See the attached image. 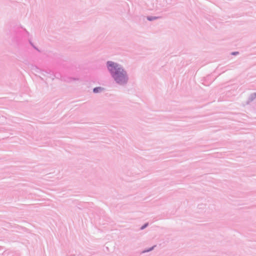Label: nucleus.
<instances>
[{
	"label": "nucleus",
	"instance_id": "nucleus-1",
	"mask_svg": "<svg viewBox=\"0 0 256 256\" xmlns=\"http://www.w3.org/2000/svg\"><path fill=\"white\" fill-rule=\"evenodd\" d=\"M107 64L108 70L118 83L122 84L126 82L127 78L125 72L117 64L112 62H108Z\"/></svg>",
	"mask_w": 256,
	"mask_h": 256
},
{
	"label": "nucleus",
	"instance_id": "nucleus-2",
	"mask_svg": "<svg viewBox=\"0 0 256 256\" xmlns=\"http://www.w3.org/2000/svg\"><path fill=\"white\" fill-rule=\"evenodd\" d=\"M103 90L102 88L100 87L96 88L94 89V92H98Z\"/></svg>",
	"mask_w": 256,
	"mask_h": 256
},
{
	"label": "nucleus",
	"instance_id": "nucleus-3",
	"mask_svg": "<svg viewBox=\"0 0 256 256\" xmlns=\"http://www.w3.org/2000/svg\"><path fill=\"white\" fill-rule=\"evenodd\" d=\"M146 226V225H144V226H142V229H144V228H145Z\"/></svg>",
	"mask_w": 256,
	"mask_h": 256
},
{
	"label": "nucleus",
	"instance_id": "nucleus-4",
	"mask_svg": "<svg viewBox=\"0 0 256 256\" xmlns=\"http://www.w3.org/2000/svg\"><path fill=\"white\" fill-rule=\"evenodd\" d=\"M238 54V52H233L232 54Z\"/></svg>",
	"mask_w": 256,
	"mask_h": 256
}]
</instances>
